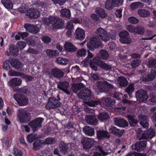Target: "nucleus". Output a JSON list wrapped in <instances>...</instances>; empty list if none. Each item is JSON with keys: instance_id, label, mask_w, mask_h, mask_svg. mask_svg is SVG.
<instances>
[{"instance_id": "1", "label": "nucleus", "mask_w": 156, "mask_h": 156, "mask_svg": "<svg viewBox=\"0 0 156 156\" xmlns=\"http://www.w3.org/2000/svg\"><path fill=\"white\" fill-rule=\"evenodd\" d=\"M97 36H95L87 43V46L89 50L93 51L96 48L102 47V44L100 38L105 42H107L109 40L108 34L102 28H100L97 29Z\"/></svg>"}, {"instance_id": "2", "label": "nucleus", "mask_w": 156, "mask_h": 156, "mask_svg": "<svg viewBox=\"0 0 156 156\" xmlns=\"http://www.w3.org/2000/svg\"><path fill=\"white\" fill-rule=\"evenodd\" d=\"M139 134L142 133L141 136L140 137V141L136 142L134 145H132L131 147L132 150L138 152L143 151L146 148L147 140L152 138L154 136L155 132L152 129H148L143 133L140 128L138 129Z\"/></svg>"}, {"instance_id": "3", "label": "nucleus", "mask_w": 156, "mask_h": 156, "mask_svg": "<svg viewBox=\"0 0 156 156\" xmlns=\"http://www.w3.org/2000/svg\"><path fill=\"white\" fill-rule=\"evenodd\" d=\"M44 21L48 26L51 24L52 27L55 29H62L64 23V21L61 19L56 16H50L48 18H44Z\"/></svg>"}, {"instance_id": "4", "label": "nucleus", "mask_w": 156, "mask_h": 156, "mask_svg": "<svg viewBox=\"0 0 156 156\" xmlns=\"http://www.w3.org/2000/svg\"><path fill=\"white\" fill-rule=\"evenodd\" d=\"M112 96L115 100H112V98L109 97H103L100 102V105L105 107H112L113 105H115L117 100L120 101L121 98L123 97L122 95L118 92H115L112 94Z\"/></svg>"}, {"instance_id": "5", "label": "nucleus", "mask_w": 156, "mask_h": 156, "mask_svg": "<svg viewBox=\"0 0 156 156\" xmlns=\"http://www.w3.org/2000/svg\"><path fill=\"white\" fill-rule=\"evenodd\" d=\"M18 120L21 123L28 122L31 118L30 113L24 109H20L17 112Z\"/></svg>"}, {"instance_id": "6", "label": "nucleus", "mask_w": 156, "mask_h": 156, "mask_svg": "<svg viewBox=\"0 0 156 156\" xmlns=\"http://www.w3.org/2000/svg\"><path fill=\"white\" fill-rule=\"evenodd\" d=\"M88 54L87 56L84 59V62L87 63H89L90 67L92 69L96 71L98 70L97 66L95 65L98 64L96 63L98 62L97 61L98 59V57H93V54L90 52H88Z\"/></svg>"}, {"instance_id": "7", "label": "nucleus", "mask_w": 156, "mask_h": 156, "mask_svg": "<svg viewBox=\"0 0 156 156\" xmlns=\"http://www.w3.org/2000/svg\"><path fill=\"white\" fill-rule=\"evenodd\" d=\"M43 120V118L38 117L30 122L28 123V125L31 128L33 132H35L41 127L42 123Z\"/></svg>"}, {"instance_id": "8", "label": "nucleus", "mask_w": 156, "mask_h": 156, "mask_svg": "<svg viewBox=\"0 0 156 156\" xmlns=\"http://www.w3.org/2000/svg\"><path fill=\"white\" fill-rule=\"evenodd\" d=\"M97 87L102 91L105 93H108L111 89L113 88V85L109 83L106 81H98L97 82Z\"/></svg>"}, {"instance_id": "9", "label": "nucleus", "mask_w": 156, "mask_h": 156, "mask_svg": "<svg viewBox=\"0 0 156 156\" xmlns=\"http://www.w3.org/2000/svg\"><path fill=\"white\" fill-rule=\"evenodd\" d=\"M13 97L20 106L26 105L28 103L27 97L20 94L17 93L14 94Z\"/></svg>"}, {"instance_id": "10", "label": "nucleus", "mask_w": 156, "mask_h": 156, "mask_svg": "<svg viewBox=\"0 0 156 156\" xmlns=\"http://www.w3.org/2000/svg\"><path fill=\"white\" fill-rule=\"evenodd\" d=\"M62 104L54 97L50 98L48 101L46 108L48 109L60 107Z\"/></svg>"}, {"instance_id": "11", "label": "nucleus", "mask_w": 156, "mask_h": 156, "mask_svg": "<svg viewBox=\"0 0 156 156\" xmlns=\"http://www.w3.org/2000/svg\"><path fill=\"white\" fill-rule=\"evenodd\" d=\"M147 93V91L143 90L137 91L135 94L137 100L140 102H144L147 101L148 98Z\"/></svg>"}, {"instance_id": "12", "label": "nucleus", "mask_w": 156, "mask_h": 156, "mask_svg": "<svg viewBox=\"0 0 156 156\" xmlns=\"http://www.w3.org/2000/svg\"><path fill=\"white\" fill-rule=\"evenodd\" d=\"M119 36L120 41L122 43L130 44L131 42V39L129 37V34L126 31L124 30L120 32Z\"/></svg>"}, {"instance_id": "13", "label": "nucleus", "mask_w": 156, "mask_h": 156, "mask_svg": "<svg viewBox=\"0 0 156 156\" xmlns=\"http://www.w3.org/2000/svg\"><path fill=\"white\" fill-rule=\"evenodd\" d=\"M91 90L87 88L81 90L78 94L80 98L84 101L89 100L91 98Z\"/></svg>"}, {"instance_id": "14", "label": "nucleus", "mask_w": 156, "mask_h": 156, "mask_svg": "<svg viewBox=\"0 0 156 156\" xmlns=\"http://www.w3.org/2000/svg\"><path fill=\"white\" fill-rule=\"evenodd\" d=\"M83 148L85 149L89 150L92 147L94 143L93 139L87 137H84L81 140Z\"/></svg>"}, {"instance_id": "15", "label": "nucleus", "mask_w": 156, "mask_h": 156, "mask_svg": "<svg viewBox=\"0 0 156 156\" xmlns=\"http://www.w3.org/2000/svg\"><path fill=\"white\" fill-rule=\"evenodd\" d=\"M24 27L27 31L33 34H37L40 31L39 29L37 26L30 23H25Z\"/></svg>"}, {"instance_id": "16", "label": "nucleus", "mask_w": 156, "mask_h": 156, "mask_svg": "<svg viewBox=\"0 0 156 156\" xmlns=\"http://www.w3.org/2000/svg\"><path fill=\"white\" fill-rule=\"evenodd\" d=\"M9 52L6 51V55L8 56L11 55L16 56L19 54V49L17 46L13 44H11L9 46Z\"/></svg>"}, {"instance_id": "17", "label": "nucleus", "mask_w": 156, "mask_h": 156, "mask_svg": "<svg viewBox=\"0 0 156 156\" xmlns=\"http://www.w3.org/2000/svg\"><path fill=\"white\" fill-rule=\"evenodd\" d=\"M75 36L76 39L82 41L85 37L84 30L82 28L78 27L75 30Z\"/></svg>"}, {"instance_id": "18", "label": "nucleus", "mask_w": 156, "mask_h": 156, "mask_svg": "<svg viewBox=\"0 0 156 156\" xmlns=\"http://www.w3.org/2000/svg\"><path fill=\"white\" fill-rule=\"evenodd\" d=\"M98 57V59L97 61L98 62H97L96 63L98 64V66L102 69L106 71L112 69V67L110 65L105 63L99 57Z\"/></svg>"}, {"instance_id": "19", "label": "nucleus", "mask_w": 156, "mask_h": 156, "mask_svg": "<svg viewBox=\"0 0 156 156\" xmlns=\"http://www.w3.org/2000/svg\"><path fill=\"white\" fill-rule=\"evenodd\" d=\"M27 16L29 18L36 19L40 15V12L36 9H30L27 11L26 13Z\"/></svg>"}, {"instance_id": "20", "label": "nucleus", "mask_w": 156, "mask_h": 156, "mask_svg": "<svg viewBox=\"0 0 156 156\" xmlns=\"http://www.w3.org/2000/svg\"><path fill=\"white\" fill-rule=\"evenodd\" d=\"M96 132L97 137L98 140H102L105 138L109 137V133L106 131L98 130Z\"/></svg>"}, {"instance_id": "21", "label": "nucleus", "mask_w": 156, "mask_h": 156, "mask_svg": "<svg viewBox=\"0 0 156 156\" xmlns=\"http://www.w3.org/2000/svg\"><path fill=\"white\" fill-rule=\"evenodd\" d=\"M21 83V80L18 78H13L9 82V87L12 88L20 86Z\"/></svg>"}, {"instance_id": "22", "label": "nucleus", "mask_w": 156, "mask_h": 156, "mask_svg": "<svg viewBox=\"0 0 156 156\" xmlns=\"http://www.w3.org/2000/svg\"><path fill=\"white\" fill-rule=\"evenodd\" d=\"M109 131L111 133L113 134L118 137L121 136L125 131L123 129L120 130L113 126H111L109 127Z\"/></svg>"}, {"instance_id": "23", "label": "nucleus", "mask_w": 156, "mask_h": 156, "mask_svg": "<svg viewBox=\"0 0 156 156\" xmlns=\"http://www.w3.org/2000/svg\"><path fill=\"white\" fill-rule=\"evenodd\" d=\"M51 72L53 76L58 79H60L62 78L64 75V73L62 70L57 68L52 69Z\"/></svg>"}, {"instance_id": "24", "label": "nucleus", "mask_w": 156, "mask_h": 156, "mask_svg": "<svg viewBox=\"0 0 156 156\" xmlns=\"http://www.w3.org/2000/svg\"><path fill=\"white\" fill-rule=\"evenodd\" d=\"M86 122L90 124L96 125L98 122V119L93 115H86L85 118Z\"/></svg>"}, {"instance_id": "25", "label": "nucleus", "mask_w": 156, "mask_h": 156, "mask_svg": "<svg viewBox=\"0 0 156 156\" xmlns=\"http://www.w3.org/2000/svg\"><path fill=\"white\" fill-rule=\"evenodd\" d=\"M155 72L151 70L149 73L145 74L143 76L142 80L145 82H148L153 80L155 78Z\"/></svg>"}, {"instance_id": "26", "label": "nucleus", "mask_w": 156, "mask_h": 156, "mask_svg": "<svg viewBox=\"0 0 156 156\" xmlns=\"http://www.w3.org/2000/svg\"><path fill=\"white\" fill-rule=\"evenodd\" d=\"M115 125L121 127H126L128 126V123L127 121L124 119L116 118L114 120Z\"/></svg>"}, {"instance_id": "27", "label": "nucleus", "mask_w": 156, "mask_h": 156, "mask_svg": "<svg viewBox=\"0 0 156 156\" xmlns=\"http://www.w3.org/2000/svg\"><path fill=\"white\" fill-rule=\"evenodd\" d=\"M44 145L43 140H35L33 144L32 149L35 151L40 150L43 147Z\"/></svg>"}, {"instance_id": "28", "label": "nucleus", "mask_w": 156, "mask_h": 156, "mask_svg": "<svg viewBox=\"0 0 156 156\" xmlns=\"http://www.w3.org/2000/svg\"><path fill=\"white\" fill-rule=\"evenodd\" d=\"M65 50L68 52H74L77 50L76 47L72 43L66 42L64 44Z\"/></svg>"}, {"instance_id": "29", "label": "nucleus", "mask_w": 156, "mask_h": 156, "mask_svg": "<svg viewBox=\"0 0 156 156\" xmlns=\"http://www.w3.org/2000/svg\"><path fill=\"white\" fill-rule=\"evenodd\" d=\"M95 12L99 17L102 19L105 18L107 16L104 9L100 7H97L96 8Z\"/></svg>"}, {"instance_id": "30", "label": "nucleus", "mask_w": 156, "mask_h": 156, "mask_svg": "<svg viewBox=\"0 0 156 156\" xmlns=\"http://www.w3.org/2000/svg\"><path fill=\"white\" fill-rule=\"evenodd\" d=\"M55 82L58 84V88L62 90L65 88H68L69 86V82L66 81H62L56 80Z\"/></svg>"}, {"instance_id": "31", "label": "nucleus", "mask_w": 156, "mask_h": 156, "mask_svg": "<svg viewBox=\"0 0 156 156\" xmlns=\"http://www.w3.org/2000/svg\"><path fill=\"white\" fill-rule=\"evenodd\" d=\"M45 53L50 58H55L58 55L59 52L57 50L47 49Z\"/></svg>"}, {"instance_id": "32", "label": "nucleus", "mask_w": 156, "mask_h": 156, "mask_svg": "<svg viewBox=\"0 0 156 156\" xmlns=\"http://www.w3.org/2000/svg\"><path fill=\"white\" fill-rule=\"evenodd\" d=\"M83 130L85 134L88 136H92L94 134V129L91 127L86 126L83 129Z\"/></svg>"}, {"instance_id": "33", "label": "nucleus", "mask_w": 156, "mask_h": 156, "mask_svg": "<svg viewBox=\"0 0 156 156\" xmlns=\"http://www.w3.org/2000/svg\"><path fill=\"white\" fill-rule=\"evenodd\" d=\"M84 85L83 83H74L71 87V89L74 93H77L81 88L84 87Z\"/></svg>"}, {"instance_id": "34", "label": "nucleus", "mask_w": 156, "mask_h": 156, "mask_svg": "<svg viewBox=\"0 0 156 156\" xmlns=\"http://www.w3.org/2000/svg\"><path fill=\"white\" fill-rule=\"evenodd\" d=\"M3 6L7 9H12L13 8V4L11 0H1Z\"/></svg>"}, {"instance_id": "35", "label": "nucleus", "mask_w": 156, "mask_h": 156, "mask_svg": "<svg viewBox=\"0 0 156 156\" xmlns=\"http://www.w3.org/2000/svg\"><path fill=\"white\" fill-rule=\"evenodd\" d=\"M61 13V16L62 17H65L69 19H70L71 16V12L70 10L68 9H63L60 11Z\"/></svg>"}, {"instance_id": "36", "label": "nucleus", "mask_w": 156, "mask_h": 156, "mask_svg": "<svg viewBox=\"0 0 156 156\" xmlns=\"http://www.w3.org/2000/svg\"><path fill=\"white\" fill-rule=\"evenodd\" d=\"M138 13L139 16L142 17H146L150 16V12L148 10L140 9L138 11Z\"/></svg>"}, {"instance_id": "37", "label": "nucleus", "mask_w": 156, "mask_h": 156, "mask_svg": "<svg viewBox=\"0 0 156 156\" xmlns=\"http://www.w3.org/2000/svg\"><path fill=\"white\" fill-rule=\"evenodd\" d=\"M11 66L14 68L19 70L21 69V64L18 59L12 60L11 62Z\"/></svg>"}, {"instance_id": "38", "label": "nucleus", "mask_w": 156, "mask_h": 156, "mask_svg": "<svg viewBox=\"0 0 156 156\" xmlns=\"http://www.w3.org/2000/svg\"><path fill=\"white\" fill-rule=\"evenodd\" d=\"M60 152L63 154L66 153L68 151V145L64 143H61L59 146Z\"/></svg>"}, {"instance_id": "39", "label": "nucleus", "mask_w": 156, "mask_h": 156, "mask_svg": "<svg viewBox=\"0 0 156 156\" xmlns=\"http://www.w3.org/2000/svg\"><path fill=\"white\" fill-rule=\"evenodd\" d=\"M118 80L120 86L122 87L126 86L128 84V81L126 78L123 76H120L118 77Z\"/></svg>"}, {"instance_id": "40", "label": "nucleus", "mask_w": 156, "mask_h": 156, "mask_svg": "<svg viewBox=\"0 0 156 156\" xmlns=\"http://www.w3.org/2000/svg\"><path fill=\"white\" fill-rule=\"evenodd\" d=\"M127 117L130 124L132 126H135L137 124L138 121L134 118L133 116L128 115Z\"/></svg>"}, {"instance_id": "41", "label": "nucleus", "mask_w": 156, "mask_h": 156, "mask_svg": "<svg viewBox=\"0 0 156 156\" xmlns=\"http://www.w3.org/2000/svg\"><path fill=\"white\" fill-rule=\"evenodd\" d=\"M134 87L133 85L129 84L125 89V91L128 94L130 97H132V94L133 92L134 91Z\"/></svg>"}, {"instance_id": "42", "label": "nucleus", "mask_w": 156, "mask_h": 156, "mask_svg": "<svg viewBox=\"0 0 156 156\" xmlns=\"http://www.w3.org/2000/svg\"><path fill=\"white\" fill-rule=\"evenodd\" d=\"M99 55L100 57L103 59H107L109 56L107 51L104 50H101L99 52Z\"/></svg>"}, {"instance_id": "43", "label": "nucleus", "mask_w": 156, "mask_h": 156, "mask_svg": "<svg viewBox=\"0 0 156 156\" xmlns=\"http://www.w3.org/2000/svg\"><path fill=\"white\" fill-rule=\"evenodd\" d=\"M109 117L108 115L106 112L101 113L98 116V119L102 121L106 120Z\"/></svg>"}, {"instance_id": "44", "label": "nucleus", "mask_w": 156, "mask_h": 156, "mask_svg": "<svg viewBox=\"0 0 156 156\" xmlns=\"http://www.w3.org/2000/svg\"><path fill=\"white\" fill-rule=\"evenodd\" d=\"M55 142V139L52 137H49L46 138L45 140L43 141V144H54Z\"/></svg>"}, {"instance_id": "45", "label": "nucleus", "mask_w": 156, "mask_h": 156, "mask_svg": "<svg viewBox=\"0 0 156 156\" xmlns=\"http://www.w3.org/2000/svg\"><path fill=\"white\" fill-rule=\"evenodd\" d=\"M58 63L62 65H66L68 64V60L66 58L59 57L57 59Z\"/></svg>"}, {"instance_id": "46", "label": "nucleus", "mask_w": 156, "mask_h": 156, "mask_svg": "<svg viewBox=\"0 0 156 156\" xmlns=\"http://www.w3.org/2000/svg\"><path fill=\"white\" fill-rule=\"evenodd\" d=\"M144 32V28L140 26H137L135 27V33L139 34H143Z\"/></svg>"}, {"instance_id": "47", "label": "nucleus", "mask_w": 156, "mask_h": 156, "mask_svg": "<svg viewBox=\"0 0 156 156\" xmlns=\"http://www.w3.org/2000/svg\"><path fill=\"white\" fill-rule=\"evenodd\" d=\"M111 0H107L105 4V6L106 9L108 10H112L114 7V5L112 3Z\"/></svg>"}, {"instance_id": "48", "label": "nucleus", "mask_w": 156, "mask_h": 156, "mask_svg": "<svg viewBox=\"0 0 156 156\" xmlns=\"http://www.w3.org/2000/svg\"><path fill=\"white\" fill-rule=\"evenodd\" d=\"M144 4L142 2H136L133 3L130 5L131 8L136 9L138 8H141L143 7Z\"/></svg>"}, {"instance_id": "49", "label": "nucleus", "mask_w": 156, "mask_h": 156, "mask_svg": "<svg viewBox=\"0 0 156 156\" xmlns=\"http://www.w3.org/2000/svg\"><path fill=\"white\" fill-rule=\"evenodd\" d=\"M11 62L8 60H5L3 64V68L6 71L10 69L11 67L10 64L11 65Z\"/></svg>"}, {"instance_id": "50", "label": "nucleus", "mask_w": 156, "mask_h": 156, "mask_svg": "<svg viewBox=\"0 0 156 156\" xmlns=\"http://www.w3.org/2000/svg\"><path fill=\"white\" fill-rule=\"evenodd\" d=\"M141 62L139 59H136L133 60L131 63V66L132 68H136L138 67Z\"/></svg>"}, {"instance_id": "51", "label": "nucleus", "mask_w": 156, "mask_h": 156, "mask_svg": "<svg viewBox=\"0 0 156 156\" xmlns=\"http://www.w3.org/2000/svg\"><path fill=\"white\" fill-rule=\"evenodd\" d=\"M114 7H119L122 5L124 0H111Z\"/></svg>"}, {"instance_id": "52", "label": "nucleus", "mask_w": 156, "mask_h": 156, "mask_svg": "<svg viewBox=\"0 0 156 156\" xmlns=\"http://www.w3.org/2000/svg\"><path fill=\"white\" fill-rule=\"evenodd\" d=\"M36 136L35 135H33V134L28 135L27 137V141L30 143L33 142L37 139Z\"/></svg>"}, {"instance_id": "53", "label": "nucleus", "mask_w": 156, "mask_h": 156, "mask_svg": "<svg viewBox=\"0 0 156 156\" xmlns=\"http://www.w3.org/2000/svg\"><path fill=\"white\" fill-rule=\"evenodd\" d=\"M88 52H87L86 50L82 48L79 50L77 52V55L79 56H85V55L87 52H88ZM89 52H90L89 51Z\"/></svg>"}, {"instance_id": "54", "label": "nucleus", "mask_w": 156, "mask_h": 156, "mask_svg": "<svg viewBox=\"0 0 156 156\" xmlns=\"http://www.w3.org/2000/svg\"><path fill=\"white\" fill-rule=\"evenodd\" d=\"M23 153L21 150L16 148L13 149V154L16 156H23Z\"/></svg>"}, {"instance_id": "55", "label": "nucleus", "mask_w": 156, "mask_h": 156, "mask_svg": "<svg viewBox=\"0 0 156 156\" xmlns=\"http://www.w3.org/2000/svg\"><path fill=\"white\" fill-rule=\"evenodd\" d=\"M42 41L44 43L46 44H48L51 41V38L48 36H44L41 38Z\"/></svg>"}, {"instance_id": "56", "label": "nucleus", "mask_w": 156, "mask_h": 156, "mask_svg": "<svg viewBox=\"0 0 156 156\" xmlns=\"http://www.w3.org/2000/svg\"><path fill=\"white\" fill-rule=\"evenodd\" d=\"M156 64V60L152 59L150 60L147 63V66L148 67L150 68H153V67Z\"/></svg>"}, {"instance_id": "57", "label": "nucleus", "mask_w": 156, "mask_h": 156, "mask_svg": "<svg viewBox=\"0 0 156 156\" xmlns=\"http://www.w3.org/2000/svg\"><path fill=\"white\" fill-rule=\"evenodd\" d=\"M18 34L21 37L22 39L24 40H26L27 36L28 35V33L27 32H19L18 33Z\"/></svg>"}, {"instance_id": "58", "label": "nucleus", "mask_w": 156, "mask_h": 156, "mask_svg": "<svg viewBox=\"0 0 156 156\" xmlns=\"http://www.w3.org/2000/svg\"><path fill=\"white\" fill-rule=\"evenodd\" d=\"M128 20L130 23L133 24L137 23L139 22L138 20L136 18L133 16L129 17Z\"/></svg>"}, {"instance_id": "59", "label": "nucleus", "mask_w": 156, "mask_h": 156, "mask_svg": "<svg viewBox=\"0 0 156 156\" xmlns=\"http://www.w3.org/2000/svg\"><path fill=\"white\" fill-rule=\"evenodd\" d=\"M139 119L140 120V122H144L146 121H148V119L147 117L144 115H141L139 116Z\"/></svg>"}, {"instance_id": "60", "label": "nucleus", "mask_w": 156, "mask_h": 156, "mask_svg": "<svg viewBox=\"0 0 156 156\" xmlns=\"http://www.w3.org/2000/svg\"><path fill=\"white\" fill-rule=\"evenodd\" d=\"M17 45L20 48L23 49L26 47V44L24 41H19L17 43Z\"/></svg>"}, {"instance_id": "61", "label": "nucleus", "mask_w": 156, "mask_h": 156, "mask_svg": "<svg viewBox=\"0 0 156 156\" xmlns=\"http://www.w3.org/2000/svg\"><path fill=\"white\" fill-rule=\"evenodd\" d=\"M91 18L95 21L98 22L100 20L99 17L96 13H93L91 15Z\"/></svg>"}, {"instance_id": "62", "label": "nucleus", "mask_w": 156, "mask_h": 156, "mask_svg": "<svg viewBox=\"0 0 156 156\" xmlns=\"http://www.w3.org/2000/svg\"><path fill=\"white\" fill-rule=\"evenodd\" d=\"M135 27L134 26L129 25L127 27V28L129 32L131 33H135Z\"/></svg>"}, {"instance_id": "63", "label": "nucleus", "mask_w": 156, "mask_h": 156, "mask_svg": "<svg viewBox=\"0 0 156 156\" xmlns=\"http://www.w3.org/2000/svg\"><path fill=\"white\" fill-rule=\"evenodd\" d=\"M27 51V52L32 54H37L38 53V51L37 50L35 49H33L30 48H28Z\"/></svg>"}, {"instance_id": "64", "label": "nucleus", "mask_w": 156, "mask_h": 156, "mask_svg": "<svg viewBox=\"0 0 156 156\" xmlns=\"http://www.w3.org/2000/svg\"><path fill=\"white\" fill-rule=\"evenodd\" d=\"M116 16L119 18H121L122 16V11L120 9H117L115 12Z\"/></svg>"}]
</instances>
